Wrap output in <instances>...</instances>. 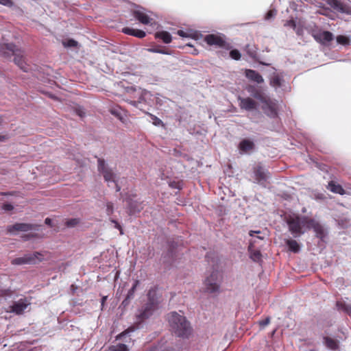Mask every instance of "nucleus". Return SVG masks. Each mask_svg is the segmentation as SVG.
I'll return each instance as SVG.
<instances>
[{
    "instance_id": "0eeeda50",
    "label": "nucleus",
    "mask_w": 351,
    "mask_h": 351,
    "mask_svg": "<svg viewBox=\"0 0 351 351\" xmlns=\"http://www.w3.org/2000/svg\"><path fill=\"white\" fill-rule=\"evenodd\" d=\"M97 168L99 173H101L105 181L109 182H113L116 183L115 181V173L113 172L112 169L109 168L104 159L102 158H98L97 160Z\"/></svg>"
},
{
    "instance_id": "4d7b16f0",
    "label": "nucleus",
    "mask_w": 351,
    "mask_h": 351,
    "mask_svg": "<svg viewBox=\"0 0 351 351\" xmlns=\"http://www.w3.org/2000/svg\"><path fill=\"white\" fill-rule=\"evenodd\" d=\"M45 222L47 225L48 226H52L51 225V223H52V221L51 219L49 218H46L45 220Z\"/></svg>"
},
{
    "instance_id": "1a4fd4ad",
    "label": "nucleus",
    "mask_w": 351,
    "mask_h": 351,
    "mask_svg": "<svg viewBox=\"0 0 351 351\" xmlns=\"http://www.w3.org/2000/svg\"><path fill=\"white\" fill-rule=\"evenodd\" d=\"M156 309V304L154 302H149L146 305L139 311L136 315V319L138 324L148 319Z\"/></svg>"
},
{
    "instance_id": "5fc2aeb1",
    "label": "nucleus",
    "mask_w": 351,
    "mask_h": 351,
    "mask_svg": "<svg viewBox=\"0 0 351 351\" xmlns=\"http://www.w3.org/2000/svg\"><path fill=\"white\" fill-rule=\"evenodd\" d=\"M130 300H131L130 298L125 297V298L122 302L121 305L123 306L124 307L127 306L130 304Z\"/></svg>"
},
{
    "instance_id": "a19ab883",
    "label": "nucleus",
    "mask_w": 351,
    "mask_h": 351,
    "mask_svg": "<svg viewBox=\"0 0 351 351\" xmlns=\"http://www.w3.org/2000/svg\"><path fill=\"white\" fill-rule=\"evenodd\" d=\"M285 27H289L293 29H295L296 28V23L293 19H290L289 21H287L284 24Z\"/></svg>"
},
{
    "instance_id": "79ce46f5",
    "label": "nucleus",
    "mask_w": 351,
    "mask_h": 351,
    "mask_svg": "<svg viewBox=\"0 0 351 351\" xmlns=\"http://www.w3.org/2000/svg\"><path fill=\"white\" fill-rule=\"evenodd\" d=\"M0 4L8 8H12L14 5V2L12 0H0Z\"/></svg>"
},
{
    "instance_id": "c03bdc74",
    "label": "nucleus",
    "mask_w": 351,
    "mask_h": 351,
    "mask_svg": "<svg viewBox=\"0 0 351 351\" xmlns=\"http://www.w3.org/2000/svg\"><path fill=\"white\" fill-rule=\"evenodd\" d=\"M2 209L5 211H11L14 209V206L10 203H5L2 205Z\"/></svg>"
},
{
    "instance_id": "8fccbe9b",
    "label": "nucleus",
    "mask_w": 351,
    "mask_h": 351,
    "mask_svg": "<svg viewBox=\"0 0 351 351\" xmlns=\"http://www.w3.org/2000/svg\"><path fill=\"white\" fill-rule=\"evenodd\" d=\"M134 330V328H129L127 330L121 332V334H119L117 337V339H121L123 336H124L126 333L130 332V331H133Z\"/></svg>"
},
{
    "instance_id": "c9c22d12",
    "label": "nucleus",
    "mask_w": 351,
    "mask_h": 351,
    "mask_svg": "<svg viewBox=\"0 0 351 351\" xmlns=\"http://www.w3.org/2000/svg\"><path fill=\"white\" fill-rule=\"evenodd\" d=\"M63 45L66 47H75L77 45V42L73 39H69L66 41H64Z\"/></svg>"
},
{
    "instance_id": "ea45409f",
    "label": "nucleus",
    "mask_w": 351,
    "mask_h": 351,
    "mask_svg": "<svg viewBox=\"0 0 351 351\" xmlns=\"http://www.w3.org/2000/svg\"><path fill=\"white\" fill-rule=\"evenodd\" d=\"M110 112L112 114L114 115L115 117H117L119 119H120L121 121H122L123 118H122V116H121V113L120 112V110L117 108H111L110 110Z\"/></svg>"
},
{
    "instance_id": "b1692460",
    "label": "nucleus",
    "mask_w": 351,
    "mask_h": 351,
    "mask_svg": "<svg viewBox=\"0 0 351 351\" xmlns=\"http://www.w3.org/2000/svg\"><path fill=\"white\" fill-rule=\"evenodd\" d=\"M155 38L161 39L166 44L170 43L172 40L171 34L166 31L157 32L155 34Z\"/></svg>"
},
{
    "instance_id": "7ed1b4c3",
    "label": "nucleus",
    "mask_w": 351,
    "mask_h": 351,
    "mask_svg": "<svg viewBox=\"0 0 351 351\" xmlns=\"http://www.w3.org/2000/svg\"><path fill=\"white\" fill-rule=\"evenodd\" d=\"M221 281L222 275L220 272L218 271H213L204 281L206 291L210 293L219 292Z\"/></svg>"
},
{
    "instance_id": "3c124183",
    "label": "nucleus",
    "mask_w": 351,
    "mask_h": 351,
    "mask_svg": "<svg viewBox=\"0 0 351 351\" xmlns=\"http://www.w3.org/2000/svg\"><path fill=\"white\" fill-rule=\"evenodd\" d=\"M34 237H36V234H25V235L22 236V238L23 239V240L27 241Z\"/></svg>"
},
{
    "instance_id": "49530a36",
    "label": "nucleus",
    "mask_w": 351,
    "mask_h": 351,
    "mask_svg": "<svg viewBox=\"0 0 351 351\" xmlns=\"http://www.w3.org/2000/svg\"><path fill=\"white\" fill-rule=\"evenodd\" d=\"M78 223V220L77 219H73L66 222V225L69 227H73Z\"/></svg>"
},
{
    "instance_id": "de8ad7c7",
    "label": "nucleus",
    "mask_w": 351,
    "mask_h": 351,
    "mask_svg": "<svg viewBox=\"0 0 351 351\" xmlns=\"http://www.w3.org/2000/svg\"><path fill=\"white\" fill-rule=\"evenodd\" d=\"M270 323V318L268 317L263 320L259 322V324L262 327L267 326Z\"/></svg>"
},
{
    "instance_id": "4be33fe9",
    "label": "nucleus",
    "mask_w": 351,
    "mask_h": 351,
    "mask_svg": "<svg viewBox=\"0 0 351 351\" xmlns=\"http://www.w3.org/2000/svg\"><path fill=\"white\" fill-rule=\"evenodd\" d=\"M327 188L335 193L339 195H344L346 193V191L343 188L340 184H336L334 181H330Z\"/></svg>"
},
{
    "instance_id": "cd10ccee",
    "label": "nucleus",
    "mask_w": 351,
    "mask_h": 351,
    "mask_svg": "<svg viewBox=\"0 0 351 351\" xmlns=\"http://www.w3.org/2000/svg\"><path fill=\"white\" fill-rule=\"evenodd\" d=\"M245 51L252 58H254L257 56V51L254 46L251 45H247L245 47Z\"/></svg>"
},
{
    "instance_id": "2eb2a0df",
    "label": "nucleus",
    "mask_w": 351,
    "mask_h": 351,
    "mask_svg": "<svg viewBox=\"0 0 351 351\" xmlns=\"http://www.w3.org/2000/svg\"><path fill=\"white\" fill-rule=\"evenodd\" d=\"M133 16L143 25H148L152 20L143 8H138L132 11Z\"/></svg>"
},
{
    "instance_id": "603ef678",
    "label": "nucleus",
    "mask_w": 351,
    "mask_h": 351,
    "mask_svg": "<svg viewBox=\"0 0 351 351\" xmlns=\"http://www.w3.org/2000/svg\"><path fill=\"white\" fill-rule=\"evenodd\" d=\"M177 34H178V35H179L181 37H189V35L186 32H185L181 29L178 30L177 32Z\"/></svg>"
},
{
    "instance_id": "e2e57ef3",
    "label": "nucleus",
    "mask_w": 351,
    "mask_h": 351,
    "mask_svg": "<svg viewBox=\"0 0 351 351\" xmlns=\"http://www.w3.org/2000/svg\"><path fill=\"white\" fill-rule=\"evenodd\" d=\"M116 184V191L118 192L121 190V187L118 185V184Z\"/></svg>"
},
{
    "instance_id": "aec40b11",
    "label": "nucleus",
    "mask_w": 351,
    "mask_h": 351,
    "mask_svg": "<svg viewBox=\"0 0 351 351\" xmlns=\"http://www.w3.org/2000/svg\"><path fill=\"white\" fill-rule=\"evenodd\" d=\"M245 76L251 81L255 82L258 84H261L264 82V80L261 75L254 70L246 69Z\"/></svg>"
},
{
    "instance_id": "6e6d98bb",
    "label": "nucleus",
    "mask_w": 351,
    "mask_h": 351,
    "mask_svg": "<svg viewBox=\"0 0 351 351\" xmlns=\"http://www.w3.org/2000/svg\"><path fill=\"white\" fill-rule=\"evenodd\" d=\"M134 291H132L131 289H130L128 292V294L126 295L127 298H130V300L133 299L134 297Z\"/></svg>"
},
{
    "instance_id": "f704fd0d",
    "label": "nucleus",
    "mask_w": 351,
    "mask_h": 351,
    "mask_svg": "<svg viewBox=\"0 0 351 351\" xmlns=\"http://www.w3.org/2000/svg\"><path fill=\"white\" fill-rule=\"evenodd\" d=\"M182 185H183L182 181H171L169 183V186L171 189H178V190H180L182 188Z\"/></svg>"
},
{
    "instance_id": "58836bf2",
    "label": "nucleus",
    "mask_w": 351,
    "mask_h": 351,
    "mask_svg": "<svg viewBox=\"0 0 351 351\" xmlns=\"http://www.w3.org/2000/svg\"><path fill=\"white\" fill-rule=\"evenodd\" d=\"M114 213V205L112 202H108L106 203V214L111 215Z\"/></svg>"
},
{
    "instance_id": "412c9836",
    "label": "nucleus",
    "mask_w": 351,
    "mask_h": 351,
    "mask_svg": "<svg viewBox=\"0 0 351 351\" xmlns=\"http://www.w3.org/2000/svg\"><path fill=\"white\" fill-rule=\"evenodd\" d=\"M336 307L338 311H343L351 317V304H348L342 300L337 301Z\"/></svg>"
},
{
    "instance_id": "e433bc0d",
    "label": "nucleus",
    "mask_w": 351,
    "mask_h": 351,
    "mask_svg": "<svg viewBox=\"0 0 351 351\" xmlns=\"http://www.w3.org/2000/svg\"><path fill=\"white\" fill-rule=\"evenodd\" d=\"M230 56L231 57V58H232L235 60H240L241 56V53L239 51V50L232 49L230 52Z\"/></svg>"
},
{
    "instance_id": "c756f323",
    "label": "nucleus",
    "mask_w": 351,
    "mask_h": 351,
    "mask_svg": "<svg viewBox=\"0 0 351 351\" xmlns=\"http://www.w3.org/2000/svg\"><path fill=\"white\" fill-rule=\"evenodd\" d=\"M249 90V92L252 93V95L255 99L260 100L261 102L264 101L266 99V98L263 95L262 93L260 90H256V89H254V91H251L250 90Z\"/></svg>"
},
{
    "instance_id": "f3484780",
    "label": "nucleus",
    "mask_w": 351,
    "mask_h": 351,
    "mask_svg": "<svg viewBox=\"0 0 351 351\" xmlns=\"http://www.w3.org/2000/svg\"><path fill=\"white\" fill-rule=\"evenodd\" d=\"M14 63L23 71L27 72L29 69V65L26 63L23 52L20 49L16 51V53L14 55Z\"/></svg>"
},
{
    "instance_id": "39448f33",
    "label": "nucleus",
    "mask_w": 351,
    "mask_h": 351,
    "mask_svg": "<svg viewBox=\"0 0 351 351\" xmlns=\"http://www.w3.org/2000/svg\"><path fill=\"white\" fill-rule=\"evenodd\" d=\"M204 40L209 46H215L218 48H224L226 49H229L231 48L230 44L228 43L225 40L224 38L219 34H207L204 36Z\"/></svg>"
},
{
    "instance_id": "393cba45",
    "label": "nucleus",
    "mask_w": 351,
    "mask_h": 351,
    "mask_svg": "<svg viewBox=\"0 0 351 351\" xmlns=\"http://www.w3.org/2000/svg\"><path fill=\"white\" fill-rule=\"evenodd\" d=\"M239 147L241 151L243 152H247L254 149V144L252 141L244 139L239 143Z\"/></svg>"
},
{
    "instance_id": "13d9d810",
    "label": "nucleus",
    "mask_w": 351,
    "mask_h": 351,
    "mask_svg": "<svg viewBox=\"0 0 351 351\" xmlns=\"http://www.w3.org/2000/svg\"><path fill=\"white\" fill-rule=\"evenodd\" d=\"M261 232V231L258 230V231H254V230H251L249 233L250 236L251 237H253L254 235V234H259Z\"/></svg>"
},
{
    "instance_id": "4c0bfd02",
    "label": "nucleus",
    "mask_w": 351,
    "mask_h": 351,
    "mask_svg": "<svg viewBox=\"0 0 351 351\" xmlns=\"http://www.w3.org/2000/svg\"><path fill=\"white\" fill-rule=\"evenodd\" d=\"M149 117L152 119L153 124L154 125L159 126V125H164L163 122L162 121V120L160 119L159 118H158L156 116H155L154 114H149Z\"/></svg>"
},
{
    "instance_id": "4468645a",
    "label": "nucleus",
    "mask_w": 351,
    "mask_h": 351,
    "mask_svg": "<svg viewBox=\"0 0 351 351\" xmlns=\"http://www.w3.org/2000/svg\"><path fill=\"white\" fill-rule=\"evenodd\" d=\"M237 99L239 102V106L242 110L252 111L257 108V103L251 97H241L239 96Z\"/></svg>"
},
{
    "instance_id": "338daca9",
    "label": "nucleus",
    "mask_w": 351,
    "mask_h": 351,
    "mask_svg": "<svg viewBox=\"0 0 351 351\" xmlns=\"http://www.w3.org/2000/svg\"><path fill=\"white\" fill-rule=\"evenodd\" d=\"M258 239H263V237H258Z\"/></svg>"
},
{
    "instance_id": "0e129e2a",
    "label": "nucleus",
    "mask_w": 351,
    "mask_h": 351,
    "mask_svg": "<svg viewBox=\"0 0 351 351\" xmlns=\"http://www.w3.org/2000/svg\"><path fill=\"white\" fill-rule=\"evenodd\" d=\"M0 195H7V193H0Z\"/></svg>"
},
{
    "instance_id": "423d86ee",
    "label": "nucleus",
    "mask_w": 351,
    "mask_h": 351,
    "mask_svg": "<svg viewBox=\"0 0 351 351\" xmlns=\"http://www.w3.org/2000/svg\"><path fill=\"white\" fill-rule=\"evenodd\" d=\"M308 221L307 229H313L315 233V237L320 240L324 241L328 234V231L325 226L313 218H309V220Z\"/></svg>"
},
{
    "instance_id": "09e8293b",
    "label": "nucleus",
    "mask_w": 351,
    "mask_h": 351,
    "mask_svg": "<svg viewBox=\"0 0 351 351\" xmlns=\"http://www.w3.org/2000/svg\"><path fill=\"white\" fill-rule=\"evenodd\" d=\"M276 12L275 10H271L267 12L265 16L266 19H269L272 18L274 15H276Z\"/></svg>"
},
{
    "instance_id": "bf43d9fd",
    "label": "nucleus",
    "mask_w": 351,
    "mask_h": 351,
    "mask_svg": "<svg viewBox=\"0 0 351 351\" xmlns=\"http://www.w3.org/2000/svg\"><path fill=\"white\" fill-rule=\"evenodd\" d=\"M106 300H107V296H104V297L101 298V306H102L104 305V304H105V302H106Z\"/></svg>"
},
{
    "instance_id": "bb28decb",
    "label": "nucleus",
    "mask_w": 351,
    "mask_h": 351,
    "mask_svg": "<svg viewBox=\"0 0 351 351\" xmlns=\"http://www.w3.org/2000/svg\"><path fill=\"white\" fill-rule=\"evenodd\" d=\"M250 258L255 262H258L261 259V253L259 250H252L251 248H249Z\"/></svg>"
},
{
    "instance_id": "473e14b6",
    "label": "nucleus",
    "mask_w": 351,
    "mask_h": 351,
    "mask_svg": "<svg viewBox=\"0 0 351 351\" xmlns=\"http://www.w3.org/2000/svg\"><path fill=\"white\" fill-rule=\"evenodd\" d=\"M270 84L274 87H279L281 86V79L278 75H275L271 79Z\"/></svg>"
},
{
    "instance_id": "2f4dec72",
    "label": "nucleus",
    "mask_w": 351,
    "mask_h": 351,
    "mask_svg": "<svg viewBox=\"0 0 351 351\" xmlns=\"http://www.w3.org/2000/svg\"><path fill=\"white\" fill-rule=\"evenodd\" d=\"M336 39H337V42L339 44L342 45H349V43H350L349 38L343 35H339V36H337Z\"/></svg>"
},
{
    "instance_id": "a878e982",
    "label": "nucleus",
    "mask_w": 351,
    "mask_h": 351,
    "mask_svg": "<svg viewBox=\"0 0 351 351\" xmlns=\"http://www.w3.org/2000/svg\"><path fill=\"white\" fill-rule=\"evenodd\" d=\"M287 245L289 247V250L294 253H297L300 251V246L298 243L293 239H287L285 241Z\"/></svg>"
},
{
    "instance_id": "a18cd8bd",
    "label": "nucleus",
    "mask_w": 351,
    "mask_h": 351,
    "mask_svg": "<svg viewBox=\"0 0 351 351\" xmlns=\"http://www.w3.org/2000/svg\"><path fill=\"white\" fill-rule=\"evenodd\" d=\"M75 112L76 114H77L80 117H83L85 115V112L82 108H76L75 109Z\"/></svg>"
},
{
    "instance_id": "ddd939ff",
    "label": "nucleus",
    "mask_w": 351,
    "mask_h": 351,
    "mask_svg": "<svg viewBox=\"0 0 351 351\" xmlns=\"http://www.w3.org/2000/svg\"><path fill=\"white\" fill-rule=\"evenodd\" d=\"M262 103V109L268 117L275 118L278 116V107L276 103L269 99H266Z\"/></svg>"
},
{
    "instance_id": "864d4df0",
    "label": "nucleus",
    "mask_w": 351,
    "mask_h": 351,
    "mask_svg": "<svg viewBox=\"0 0 351 351\" xmlns=\"http://www.w3.org/2000/svg\"><path fill=\"white\" fill-rule=\"evenodd\" d=\"M140 283V281L138 280H136L132 287V288L130 289L132 290V291H136V289L137 288V287L138 286Z\"/></svg>"
},
{
    "instance_id": "dca6fc26",
    "label": "nucleus",
    "mask_w": 351,
    "mask_h": 351,
    "mask_svg": "<svg viewBox=\"0 0 351 351\" xmlns=\"http://www.w3.org/2000/svg\"><path fill=\"white\" fill-rule=\"evenodd\" d=\"M254 173L256 180L260 184H264L269 178V172L260 165L254 167Z\"/></svg>"
},
{
    "instance_id": "f03ea898",
    "label": "nucleus",
    "mask_w": 351,
    "mask_h": 351,
    "mask_svg": "<svg viewBox=\"0 0 351 351\" xmlns=\"http://www.w3.org/2000/svg\"><path fill=\"white\" fill-rule=\"evenodd\" d=\"M308 220L309 217L306 216H300L299 215H289L286 219L289 230L295 237H298L304 233L302 230L303 226L308 227Z\"/></svg>"
},
{
    "instance_id": "6e6552de",
    "label": "nucleus",
    "mask_w": 351,
    "mask_h": 351,
    "mask_svg": "<svg viewBox=\"0 0 351 351\" xmlns=\"http://www.w3.org/2000/svg\"><path fill=\"white\" fill-rule=\"evenodd\" d=\"M40 226L27 223H16L7 227L8 233H14L16 232H28L30 230H38Z\"/></svg>"
},
{
    "instance_id": "37998d69",
    "label": "nucleus",
    "mask_w": 351,
    "mask_h": 351,
    "mask_svg": "<svg viewBox=\"0 0 351 351\" xmlns=\"http://www.w3.org/2000/svg\"><path fill=\"white\" fill-rule=\"evenodd\" d=\"M110 221L114 224V228L120 231V234H123V228L121 226L119 223V222L114 219H110Z\"/></svg>"
},
{
    "instance_id": "7c9ffc66",
    "label": "nucleus",
    "mask_w": 351,
    "mask_h": 351,
    "mask_svg": "<svg viewBox=\"0 0 351 351\" xmlns=\"http://www.w3.org/2000/svg\"><path fill=\"white\" fill-rule=\"evenodd\" d=\"M110 350L112 351H128V348L125 344L118 343L111 346Z\"/></svg>"
},
{
    "instance_id": "72a5a7b5",
    "label": "nucleus",
    "mask_w": 351,
    "mask_h": 351,
    "mask_svg": "<svg viewBox=\"0 0 351 351\" xmlns=\"http://www.w3.org/2000/svg\"><path fill=\"white\" fill-rule=\"evenodd\" d=\"M143 209L142 204L140 203L138 205H133L132 202H130V210L132 213H138Z\"/></svg>"
},
{
    "instance_id": "c85d7f7f",
    "label": "nucleus",
    "mask_w": 351,
    "mask_h": 351,
    "mask_svg": "<svg viewBox=\"0 0 351 351\" xmlns=\"http://www.w3.org/2000/svg\"><path fill=\"white\" fill-rule=\"evenodd\" d=\"M148 51L152 53H162V54H167L170 55L171 54V51L167 49L160 48L158 47H152L148 49Z\"/></svg>"
},
{
    "instance_id": "9d476101",
    "label": "nucleus",
    "mask_w": 351,
    "mask_h": 351,
    "mask_svg": "<svg viewBox=\"0 0 351 351\" xmlns=\"http://www.w3.org/2000/svg\"><path fill=\"white\" fill-rule=\"evenodd\" d=\"M30 304V301L27 298H21L18 301L13 302L10 306L9 311L18 315H22Z\"/></svg>"
},
{
    "instance_id": "5701e85b",
    "label": "nucleus",
    "mask_w": 351,
    "mask_h": 351,
    "mask_svg": "<svg viewBox=\"0 0 351 351\" xmlns=\"http://www.w3.org/2000/svg\"><path fill=\"white\" fill-rule=\"evenodd\" d=\"M324 343L325 346L330 350H337L339 349V342L329 337H324Z\"/></svg>"
},
{
    "instance_id": "f8f14e48",
    "label": "nucleus",
    "mask_w": 351,
    "mask_h": 351,
    "mask_svg": "<svg viewBox=\"0 0 351 351\" xmlns=\"http://www.w3.org/2000/svg\"><path fill=\"white\" fill-rule=\"evenodd\" d=\"M313 38L323 45H327L334 38L333 34L328 31H317L312 33Z\"/></svg>"
},
{
    "instance_id": "680f3d73",
    "label": "nucleus",
    "mask_w": 351,
    "mask_h": 351,
    "mask_svg": "<svg viewBox=\"0 0 351 351\" xmlns=\"http://www.w3.org/2000/svg\"><path fill=\"white\" fill-rule=\"evenodd\" d=\"M130 103L134 106H137V101H131Z\"/></svg>"
},
{
    "instance_id": "20e7f679",
    "label": "nucleus",
    "mask_w": 351,
    "mask_h": 351,
    "mask_svg": "<svg viewBox=\"0 0 351 351\" xmlns=\"http://www.w3.org/2000/svg\"><path fill=\"white\" fill-rule=\"evenodd\" d=\"M43 254L35 252L33 254H25L23 257H19L12 261L13 265H23V264H36L38 262H41L43 259Z\"/></svg>"
},
{
    "instance_id": "69168bd1",
    "label": "nucleus",
    "mask_w": 351,
    "mask_h": 351,
    "mask_svg": "<svg viewBox=\"0 0 351 351\" xmlns=\"http://www.w3.org/2000/svg\"><path fill=\"white\" fill-rule=\"evenodd\" d=\"M1 123H2V117H1V116H0V125L1 124Z\"/></svg>"
},
{
    "instance_id": "6ab92c4d",
    "label": "nucleus",
    "mask_w": 351,
    "mask_h": 351,
    "mask_svg": "<svg viewBox=\"0 0 351 351\" xmlns=\"http://www.w3.org/2000/svg\"><path fill=\"white\" fill-rule=\"evenodd\" d=\"M122 32L125 34L132 36L138 38H143L146 36V33L141 29H133L125 27L122 29Z\"/></svg>"
},
{
    "instance_id": "a211bd4d",
    "label": "nucleus",
    "mask_w": 351,
    "mask_h": 351,
    "mask_svg": "<svg viewBox=\"0 0 351 351\" xmlns=\"http://www.w3.org/2000/svg\"><path fill=\"white\" fill-rule=\"evenodd\" d=\"M18 49L19 48L12 43L3 44L0 46L1 53L6 58L14 56Z\"/></svg>"
},
{
    "instance_id": "9b49d317",
    "label": "nucleus",
    "mask_w": 351,
    "mask_h": 351,
    "mask_svg": "<svg viewBox=\"0 0 351 351\" xmlns=\"http://www.w3.org/2000/svg\"><path fill=\"white\" fill-rule=\"evenodd\" d=\"M326 3L335 12L343 14H350V6L341 0H325Z\"/></svg>"
},
{
    "instance_id": "f257e3e1",
    "label": "nucleus",
    "mask_w": 351,
    "mask_h": 351,
    "mask_svg": "<svg viewBox=\"0 0 351 351\" xmlns=\"http://www.w3.org/2000/svg\"><path fill=\"white\" fill-rule=\"evenodd\" d=\"M167 320L171 331L177 337L189 338L192 332V328L186 318L177 312H171L167 315Z\"/></svg>"
},
{
    "instance_id": "052dcab7",
    "label": "nucleus",
    "mask_w": 351,
    "mask_h": 351,
    "mask_svg": "<svg viewBox=\"0 0 351 351\" xmlns=\"http://www.w3.org/2000/svg\"><path fill=\"white\" fill-rule=\"evenodd\" d=\"M6 139V136L3 135H0V141H3Z\"/></svg>"
}]
</instances>
